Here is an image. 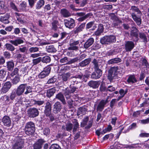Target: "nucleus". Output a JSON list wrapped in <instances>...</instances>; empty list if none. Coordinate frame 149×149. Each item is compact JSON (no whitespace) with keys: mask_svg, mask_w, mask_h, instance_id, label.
Returning a JSON list of instances; mask_svg holds the SVG:
<instances>
[{"mask_svg":"<svg viewBox=\"0 0 149 149\" xmlns=\"http://www.w3.org/2000/svg\"><path fill=\"white\" fill-rule=\"evenodd\" d=\"M71 76V74L70 72L63 74L61 75V79L63 82L67 81Z\"/></svg>","mask_w":149,"mask_h":149,"instance_id":"c9c22d12","label":"nucleus"},{"mask_svg":"<svg viewBox=\"0 0 149 149\" xmlns=\"http://www.w3.org/2000/svg\"><path fill=\"white\" fill-rule=\"evenodd\" d=\"M72 60V59L70 60H68V58L66 57H65L61 59L60 60V63L62 64V65L65 64H71L74 63H70V61Z\"/></svg>","mask_w":149,"mask_h":149,"instance_id":"f704fd0d","label":"nucleus"},{"mask_svg":"<svg viewBox=\"0 0 149 149\" xmlns=\"http://www.w3.org/2000/svg\"><path fill=\"white\" fill-rule=\"evenodd\" d=\"M70 90L69 89L68 87H67L65 89V90L68 91L69 93H72L76 91H77L78 90L77 87L74 86H71V85L70 86Z\"/></svg>","mask_w":149,"mask_h":149,"instance_id":"37998d69","label":"nucleus"},{"mask_svg":"<svg viewBox=\"0 0 149 149\" xmlns=\"http://www.w3.org/2000/svg\"><path fill=\"white\" fill-rule=\"evenodd\" d=\"M45 4V1L44 0H40L37 3L36 5V9H40Z\"/></svg>","mask_w":149,"mask_h":149,"instance_id":"c03bdc74","label":"nucleus"},{"mask_svg":"<svg viewBox=\"0 0 149 149\" xmlns=\"http://www.w3.org/2000/svg\"><path fill=\"white\" fill-rule=\"evenodd\" d=\"M52 104L49 101H47L45 103L44 110L52 109Z\"/></svg>","mask_w":149,"mask_h":149,"instance_id":"6e6d98bb","label":"nucleus"},{"mask_svg":"<svg viewBox=\"0 0 149 149\" xmlns=\"http://www.w3.org/2000/svg\"><path fill=\"white\" fill-rule=\"evenodd\" d=\"M24 130L26 135L29 136L32 135L36 130L34 123L31 121L27 122L25 125Z\"/></svg>","mask_w":149,"mask_h":149,"instance_id":"39448f33","label":"nucleus"},{"mask_svg":"<svg viewBox=\"0 0 149 149\" xmlns=\"http://www.w3.org/2000/svg\"><path fill=\"white\" fill-rule=\"evenodd\" d=\"M64 95L66 99V101L69 107L70 108H72L73 107V100L71 98L72 95L71 93H69L68 91L65 90Z\"/></svg>","mask_w":149,"mask_h":149,"instance_id":"9b49d317","label":"nucleus"},{"mask_svg":"<svg viewBox=\"0 0 149 149\" xmlns=\"http://www.w3.org/2000/svg\"><path fill=\"white\" fill-rule=\"evenodd\" d=\"M41 58L39 57L33 60V63L34 65H36L41 61Z\"/></svg>","mask_w":149,"mask_h":149,"instance_id":"0e129e2a","label":"nucleus"},{"mask_svg":"<svg viewBox=\"0 0 149 149\" xmlns=\"http://www.w3.org/2000/svg\"><path fill=\"white\" fill-rule=\"evenodd\" d=\"M139 30L136 27L133 26L130 32V37L132 38L133 41L137 42L139 39Z\"/></svg>","mask_w":149,"mask_h":149,"instance_id":"6e6552de","label":"nucleus"},{"mask_svg":"<svg viewBox=\"0 0 149 149\" xmlns=\"http://www.w3.org/2000/svg\"><path fill=\"white\" fill-rule=\"evenodd\" d=\"M62 107L61 102L58 101L56 102L54 104L53 108V112L55 114H57L60 112Z\"/></svg>","mask_w":149,"mask_h":149,"instance_id":"a211bd4d","label":"nucleus"},{"mask_svg":"<svg viewBox=\"0 0 149 149\" xmlns=\"http://www.w3.org/2000/svg\"><path fill=\"white\" fill-rule=\"evenodd\" d=\"M117 100L116 99H113L110 102V107L111 109L113 108L114 106L115 105Z\"/></svg>","mask_w":149,"mask_h":149,"instance_id":"69168bd1","label":"nucleus"},{"mask_svg":"<svg viewBox=\"0 0 149 149\" xmlns=\"http://www.w3.org/2000/svg\"><path fill=\"white\" fill-rule=\"evenodd\" d=\"M19 7L20 12L26 11L27 3L24 1H22L19 4Z\"/></svg>","mask_w":149,"mask_h":149,"instance_id":"ea45409f","label":"nucleus"},{"mask_svg":"<svg viewBox=\"0 0 149 149\" xmlns=\"http://www.w3.org/2000/svg\"><path fill=\"white\" fill-rule=\"evenodd\" d=\"M17 92L15 91H12L9 96V99L13 101L17 96Z\"/></svg>","mask_w":149,"mask_h":149,"instance_id":"603ef678","label":"nucleus"},{"mask_svg":"<svg viewBox=\"0 0 149 149\" xmlns=\"http://www.w3.org/2000/svg\"><path fill=\"white\" fill-rule=\"evenodd\" d=\"M58 24V22L57 20H54L52 23V29L56 31L57 28V25Z\"/></svg>","mask_w":149,"mask_h":149,"instance_id":"8fccbe9b","label":"nucleus"},{"mask_svg":"<svg viewBox=\"0 0 149 149\" xmlns=\"http://www.w3.org/2000/svg\"><path fill=\"white\" fill-rule=\"evenodd\" d=\"M139 37L142 40V41L146 43L148 42V39L146 34L143 32H139Z\"/></svg>","mask_w":149,"mask_h":149,"instance_id":"58836bf2","label":"nucleus"},{"mask_svg":"<svg viewBox=\"0 0 149 149\" xmlns=\"http://www.w3.org/2000/svg\"><path fill=\"white\" fill-rule=\"evenodd\" d=\"M12 86L11 83L9 81L4 83L0 90V94H3L7 93L11 88Z\"/></svg>","mask_w":149,"mask_h":149,"instance_id":"f8f14e48","label":"nucleus"},{"mask_svg":"<svg viewBox=\"0 0 149 149\" xmlns=\"http://www.w3.org/2000/svg\"><path fill=\"white\" fill-rule=\"evenodd\" d=\"M6 72L3 69L0 70V78H3L6 76Z\"/></svg>","mask_w":149,"mask_h":149,"instance_id":"680f3d73","label":"nucleus"},{"mask_svg":"<svg viewBox=\"0 0 149 149\" xmlns=\"http://www.w3.org/2000/svg\"><path fill=\"white\" fill-rule=\"evenodd\" d=\"M79 40H76L73 39H71L69 42L70 47H68V50L77 51L79 50V48L77 45L79 44Z\"/></svg>","mask_w":149,"mask_h":149,"instance_id":"9d476101","label":"nucleus"},{"mask_svg":"<svg viewBox=\"0 0 149 149\" xmlns=\"http://www.w3.org/2000/svg\"><path fill=\"white\" fill-rule=\"evenodd\" d=\"M19 70L18 68H15L13 71L11 72V73L8 72L9 74L12 77H13L14 75H16L18 73Z\"/></svg>","mask_w":149,"mask_h":149,"instance_id":"e2e57ef3","label":"nucleus"},{"mask_svg":"<svg viewBox=\"0 0 149 149\" xmlns=\"http://www.w3.org/2000/svg\"><path fill=\"white\" fill-rule=\"evenodd\" d=\"M27 112L29 117L31 118L38 116L39 113L38 109L35 107L29 108Z\"/></svg>","mask_w":149,"mask_h":149,"instance_id":"ddd939ff","label":"nucleus"},{"mask_svg":"<svg viewBox=\"0 0 149 149\" xmlns=\"http://www.w3.org/2000/svg\"><path fill=\"white\" fill-rule=\"evenodd\" d=\"M10 7L15 11L18 12H20V11L17 9L15 3H13V2H11L10 3Z\"/></svg>","mask_w":149,"mask_h":149,"instance_id":"338daca9","label":"nucleus"},{"mask_svg":"<svg viewBox=\"0 0 149 149\" xmlns=\"http://www.w3.org/2000/svg\"><path fill=\"white\" fill-rule=\"evenodd\" d=\"M87 55L85 54L81 55L79 57H77L72 59V60L70 62L71 63H75L77 62L78 61H80L86 57Z\"/></svg>","mask_w":149,"mask_h":149,"instance_id":"c756f323","label":"nucleus"},{"mask_svg":"<svg viewBox=\"0 0 149 149\" xmlns=\"http://www.w3.org/2000/svg\"><path fill=\"white\" fill-rule=\"evenodd\" d=\"M109 97L108 96L106 100H102L98 104L97 108V111H102L104 109V106L108 103L109 100H108Z\"/></svg>","mask_w":149,"mask_h":149,"instance_id":"2eb2a0df","label":"nucleus"},{"mask_svg":"<svg viewBox=\"0 0 149 149\" xmlns=\"http://www.w3.org/2000/svg\"><path fill=\"white\" fill-rule=\"evenodd\" d=\"M87 77L86 75H84L83 74L80 72L79 73H78V74H77L74 76L71 77L70 78H75L78 81H84L85 79V78Z\"/></svg>","mask_w":149,"mask_h":149,"instance_id":"5701e85b","label":"nucleus"},{"mask_svg":"<svg viewBox=\"0 0 149 149\" xmlns=\"http://www.w3.org/2000/svg\"><path fill=\"white\" fill-rule=\"evenodd\" d=\"M60 13L64 17H68L71 15V13L68 10L65 8H62L61 10Z\"/></svg>","mask_w":149,"mask_h":149,"instance_id":"c85d7f7f","label":"nucleus"},{"mask_svg":"<svg viewBox=\"0 0 149 149\" xmlns=\"http://www.w3.org/2000/svg\"><path fill=\"white\" fill-rule=\"evenodd\" d=\"M141 61L142 65L145 66H146L148 63L146 56L141 58Z\"/></svg>","mask_w":149,"mask_h":149,"instance_id":"bf43d9fd","label":"nucleus"},{"mask_svg":"<svg viewBox=\"0 0 149 149\" xmlns=\"http://www.w3.org/2000/svg\"><path fill=\"white\" fill-rule=\"evenodd\" d=\"M49 149H61V148L58 144H54L51 145Z\"/></svg>","mask_w":149,"mask_h":149,"instance_id":"774afa93","label":"nucleus"},{"mask_svg":"<svg viewBox=\"0 0 149 149\" xmlns=\"http://www.w3.org/2000/svg\"><path fill=\"white\" fill-rule=\"evenodd\" d=\"M41 61L43 63H49L51 60L50 57L48 56H45L41 58Z\"/></svg>","mask_w":149,"mask_h":149,"instance_id":"a18cd8bd","label":"nucleus"},{"mask_svg":"<svg viewBox=\"0 0 149 149\" xmlns=\"http://www.w3.org/2000/svg\"><path fill=\"white\" fill-rule=\"evenodd\" d=\"M134 44L132 41L126 42L125 45V49L127 52H130L134 48Z\"/></svg>","mask_w":149,"mask_h":149,"instance_id":"412c9836","label":"nucleus"},{"mask_svg":"<svg viewBox=\"0 0 149 149\" xmlns=\"http://www.w3.org/2000/svg\"><path fill=\"white\" fill-rule=\"evenodd\" d=\"M86 24V22L82 23L79 26L75 28L73 31L74 33L78 34L79 33L82 31L85 28Z\"/></svg>","mask_w":149,"mask_h":149,"instance_id":"aec40b11","label":"nucleus"},{"mask_svg":"<svg viewBox=\"0 0 149 149\" xmlns=\"http://www.w3.org/2000/svg\"><path fill=\"white\" fill-rule=\"evenodd\" d=\"M43 134L46 136H48L50 134V130L48 127H46L43 129Z\"/></svg>","mask_w":149,"mask_h":149,"instance_id":"4d7b16f0","label":"nucleus"},{"mask_svg":"<svg viewBox=\"0 0 149 149\" xmlns=\"http://www.w3.org/2000/svg\"><path fill=\"white\" fill-rule=\"evenodd\" d=\"M118 68L117 67H111L109 70L108 75V78L110 80H112L113 79H118L119 73L118 71Z\"/></svg>","mask_w":149,"mask_h":149,"instance_id":"423d86ee","label":"nucleus"},{"mask_svg":"<svg viewBox=\"0 0 149 149\" xmlns=\"http://www.w3.org/2000/svg\"><path fill=\"white\" fill-rule=\"evenodd\" d=\"M133 20L135 22L137 25L140 26L142 23V19L141 17H138L134 13L131 14Z\"/></svg>","mask_w":149,"mask_h":149,"instance_id":"4be33fe9","label":"nucleus"},{"mask_svg":"<svg viewBox=\"0 0 149 149\" xmlns=\"http://www.w3.org/2000/svg\"><path fill=\"white\" fill-rule=\"evenodd\" d=\"M131 10L134 12H136L137 14H142L141 11L138 8L134 6H131Z\"/></svg>","mask_w":149,"mask_h":149,"instance_id":"49530a36","label":"nucleus"},{"mask_svg":"<svg viewBox=\"0 0 149 149\" xmlns=\"http://www.w3.org/2000/svg\"><path fill=\"white\" fill-rule=\"evenodd\" d=\"M122 60L119 58H116L111 59L108 61L109 64H114L121 62Z\"/></svg>","mask_w":149,"mask_h":149,"instance_id":"e433bc0d","label":"nucleus"},{"mask_svg":"<svg viewBox=\"0 0 149 149\" xmlns=\"http://www.w3.org/2000/svg\"><path fill=\"white\" fill-rule=\"evenodd\" d=\"M0 100L5 103H7L10 101L9 96L8 95H5L1 97Z\"/></svg>","mask_w":149,"mask_h":149,"instance_id":"de8ad7c7","label":"nucleus"},{"mask_svg":"<svg viewBox=\"0 0 149 149\" xmlns=\"http://www.w3.org/2000/svg\"><path fill=\"white\" fill-rule=\"evenodd\" d=\"M127 81L128 83H131L133 84L136 82L137 80L134 75L131 74L129 75V77L127 80Z\"/></svg>","mask_w":149,"mask_h":149,"instance_id":"72a5a7b5","label":"nucleus"},{"mask_svg":"<svg viewBox=\"0 0 149 149\" xmlns=\"http://www.w3.org/2000/svg\"><path fill=\"white\" fill-rule=\"evenodd\" d=\"M15 91L18 96L22 95L24 93L25 95L31 93L32 89L30 86H28L26 84H21L18 86Z\"/></svg>","mask_w":149,"mask_h":149,"instance_id":"f03ea898","label":"nucleus"},{"mask_svg":"<svg viewBox=\"0 0 149 149\" xmlns=\"http://www.w3.org/2000/svg\"><path fill=\"white\" fill-rule=\"evenodd\" d=\"M93 26V28L91 29L92 30H94L96 28L97 26L96 24H94V22L91 21L88 23L86 25V29L88 30Z\"/></svg>","mask_w":149,"mask_h":149,"instance_id":"4c0bfd02","label":"nucleus"},{"mask_svg":"<svg viewBox=\"0 0 149 149\" xmlns=\"http://www.w3.org/2000/svg\"><path fill=\"white\" fill-rule=\"evenodd\" d=\"M34 105H38L39 106L43 105L45 102L44 100H34Z\"/></svg>","mask_w":149,"mask_h":149,"instance_id":"052dcab7","label":"nucleus"},{"mask_svg":"<svg viewBox=\"0 0 149 149\" xmlns=\"http://www.w3.org/2000/svg\"><path fill=\"white\" fill-rule=\"evenodd\" d=\"M9 18V16L8 15L1 16L0 18V21L4 24H8L9 22L8 20Z\"/></svg>","mask_w":149,"mask_h":149,"instance_id":"a19ab883","label":"nucleus"},{"mask_svg":"<svg viewBox=\"0 0 149 149\" xmlns=\"http://www.w3.org/2000/svg\"><path fill=\"white\" fill-rule=\"evenodd\" d=\"M91 61V58H88L82 61L79 63L78 66L81 67H84L88 65Z\"/></svg>","mask_w":149,"mask_h":149,"instance_id":"bb28decb","label":"nucleus"},{"mask_svg":"<svg viewBox=\"0 0 149 149\" xmlns=\"http://www.w3.org/2000/svg\"><path fill=\"white\" fill-rule=\"evenodd\" d=\"M99 81H91L88 84V85L89 86L94 88H97L99 86Z\"/></svg>","mask_w":149,"mask_h":149,"instance_id":"7c9ffc66","label":"nucleus"},{"mask_svg":"<svg viewBox=\"0 0 149 149\" xmlns=\"http://www.w3.org/2000/svg\"><path fill=\"white\" fill-rule=\"evenodd\" d=\"M2 121L5 126L10 127L11 125V121L10 119L8 116H4L2 119Z\"/></svg>","mask_w":149,"mask_h":149,"instance_id":"393cba45","label":"nucleus"},{"mask_svg":"<svg viewBox=\"0 0 149 149\" xmlns=\"http://www.w3.org/2000/svg\"><path fill=\"white\" fill-rule=\"evenodd\" d=\"M64 22L65 26L69 29L74 28L75 25V21L72 18L64 19Z\"/></svg>","mask_w":149,"mask_h":149,"instance_id":"f3484780","label":"nucleus"},{"mask_svg":"<svg viewBox=\"0 0 149 149\" xmlns=\"http://www.w3.org/2000/svg\"><path fill=\"white\" fill-rule=\"evenodd\" d=\"M63 94L61 92H59L56 94L55 96V99L60 100L63 105L66 104V102Z\"/></svg>","mask_w":149,"mask_h":149,"instance_id":"b1692460","label":"nucleus"},{"mask_svg":"<svg viewBox=\"0 0 149 149\" xmlns=\"http://www.w3.org/2000/svg\"><path fill=\"white\" fill-rule=\"evenodd\" d=\"M20 81V77L18 76H15L12 80V83L13 85L17 84Z\"/></svg>","mask_w":149,"mask_h":149,"instance_id":"3c124183","label":"nucleus"},{"mask_svg":"<svg viewBox=\"0 0 149 149\" xmlns=\"http://www.w3.org/2000/svg\"><path fill=\"white\" fill-rule=\"evenodd\" d=\"M56 91L55 87L48 89L46 92V96L47 97L50 98L54 95Z\"/></svg>","mask_w":149,"mask_h":149,"instance_id":"cd10ccee","label":"nucleus"},{"mask_svg":"<svg viewBox=\"0 0 149 149\" xmlns=\"http://www.w3.org/2000/svg\"><path fill=\"white\" fill-rule=\"evenodd\" d=\"M46 141L44 139H40L38 140L33 145V149H41Z\"/></svg>","mask_w":149,"mask_h":149,"instance_id":"6ab92c4d","label":"nucleus"},{"mask_svg":"<svg viewBox=\"0 0 149 149\" xmlns=\"http://www.w3.org/2000/svg\"><path fill=\"white\" fill-rule=\"evenodd\" d=\"M7 68L8 71H12L14 66V63L13 61L11 60L6 62Z\"/></svg>","mask_w":149,"mask_h":149,"instance_id":"2f4dec72","label":"nucleus"},{"mask_svg":"<svg viewBox=\"0 0 149 149\" xmlns=\"http://www.w3.org/2000/svg\"><path fill=\"white\" fill-rule=\"evenodd\" d=\"M46 48L47 51L49 53L55 52L56 51L54 46L53 45H47L46 46Z\"/></svg>","mask_w":149,"mask_h":149,"instance_id":"79ce46f5","label":"nucleus"},{"mask_svg":"<svg viewBox=\"0 0 149 149\" xmlns=\"http://www.w3.org/2000/svg\"><path fill=\"white\" fill-rule=\"evenodd\" d=\"M51 70V68L50 66L48 65L46 66L44 68L43 70L38 75V78L41 79L45 78L49 74Z\"/></svg>","mask_w":149,"mask_h":149,"instance_id":"4468645a","label":"nucleus"},{"mask_svg":"<svg viewBox=\"0 0 149 149\" xmlns=\"http://www.w3.org/2000/svg\"><path fill=\"white\" fill-rule=\"evenodd\" d=\"M116 37L114 35L106 36L101 38L100 42L102 44H109L116 41Z\"/></svg>","mask_w":149,"mask_h":149,"instance_id":"0eeeda50","label":"nucleus"},{"mask_svg":"<svg viewBox=\"0 0 149 149\" xmlns=\"http://www.w3.org/2000/svg\"><path fill=\"white\" fill-rule=\"evenodd\" d=\"M56 77L54 76L48 80L47 84H54L56 81Z\"/></svg>","mask_w":149,"mask_h":149,"instance_id":"5fc2aeb1","label":"nucleus"},{"mask_svg":"<svg viewBox=\"0 0 149 149\" xmlns=\"http://www.w3.org/2000/svg\"><path fill=\"white\" fill-rule=\"evenodd\" d=\"M89 118L88 116L85 117L83 119V122L81 123V126L84 127L86 125L88 120Z\"/></svg>","mask_w":149,"mask_h":149,"instance_id":"13d9d810","label":"nucleus"},{"mask_svg":"<svg viewBox=\"0 0 149 149\" xmlns=\"http://www.w3.org/2000/svg\"><path fill=\"white\" fill-rule=\"evenodd\" d=\"M9 42L11 44L6 43L5 45V48L7 50L11 52L14 51L15 49V47L13 45L17 46L18 45L24 42L23 40L19 37L17 38V39L15 40H10Z\"/></svg>","mask_w":149,"mask_h":149,"instance_id":"7ed1b4c3","label":"nucleus"},{"mask_svg":"<svg viewBox=\"0 0 149 149\" xmlns=\"http://www.w3.org/2000/svg\"><path fill=\"white\" fill-rule=\"evenodd\" d=\"M87 110L86 108L84 107H80L77 110V116L82 115H84L86 113Z\"/></svg>","mask_w":149,"mask_h":149,"instance_id":"473e14b6","label":"nucleus"},{"mask_svg":"<svg viewBox=\"0 0 149 149\" xmlns=\"http://www.w3.org/2000/svg\"><path fill=\"white\" fill-rule=\"evenodd\" d=\"M94 42V39L93 38H89L84 44L83 47L85 49H87L90 47Z\"/></svg>","mask_w":149,"mask_h":149,"instance_id":"a878e982","label":"nucleus"},{"mask_svg":"<svg viewBox=\"0 0 149 149\" xmlns=\"http://www.w3.org/2000/svg\"><path fill=\"white\" fill-rule=\"evenodd\" d=\"M24 143L22 139H18L12 146L11 149H21L24 147Z\"/></svg>","mask_w":149,"mask_h":149,"instance_id":"dca6fc26","label":"nucleus"},{"mask_svg":"<svg viewBox=\"0 0 149 149\" xmlns=\"http://www.w3.org/2000/svg\"><path fill=\"white\" fill-rule=\"evenodd\" d=\"M103 61L102 59L98 58H94L92 63H93L94 69V72H93L91 74V78L93 79H97L102 76V70L99 68L101 65Z\"/></svg>","mask_w":149,"mask_h":149,"instance_id":"f257e3e1","label":"nucleus"},{"mask_svg":"<svg viewBox=\"0 0 149 149\" xmlns=\"http://www.w3.org/2000/svg\"><path fill=\"white\" fill-rule=\"evenodd\" d=\"M107 88L105 86V84L104 83H102L100 85V92H103L107 91Z\"/></svg>","mask_w":149,"mask_h":149,"instance_id":"09e8293b","label":"nucleus"},{"mask_svg":"<svg viewBox=\"0 0 149 149\" xmlns=\"http://www.w3.org/2000/svg\"><path fill=\"white\" fill-rule=\"evenodd\" d=\"M79 124L77 120L74 119L72 121V124L68 122L66 124L65 128L68 132H70L72 130L74 133L77 132V130L79 128Z\"/></svg>","mask_w":149,"mask_h":149,"instance_id":"20e7f679","label":"nucleus"},{"mask_svg":"<svg viewBox=\"0 0 149 149\" xmlns=\"http://www.w3.org/2000/svg\"><path fill=\"white\" fill-rule=\"evenodd\" d=\"M76 15L79 17L77 19V20L79 22H82L88 18H90L92 14L91 13L86 14L84 12H81L77 13Z\"/></svg>","mask_w":149,"mask_h":149,"instance_id":"1a4fd4ad","label":"nucleus"},{"mask_svg":"<svg viewBox=\"0 0 149 149\" xmlns=\"http://www.w3.org/2000/svg\"><path fill=\"white\" fill-rule=\"evenodd\" d=\"M46 116L48 117L50 121L52 122L56 120V118H55L54 114L52 113L48 114Z\"/></svg>","mask_w":149,"mask_h":149,"instance_id":"864d4df0","label":"nucleus"}]
</instances>
